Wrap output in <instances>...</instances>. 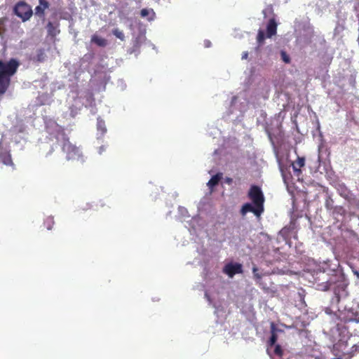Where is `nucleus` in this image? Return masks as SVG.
<instances>
[{
	"instance_id": "nucleus-19",
	"label": "nucleus",
	"mask_w": 359,
	"mask_h": 359,
	"mask_svg": "<svg viewBox=\"0 0 359 359\" xmlns=\"http://www.w3.org/2000/svg\"><path fill=\"white\" fill-rule=\"evenodd\" d=\"M325 206L327 210H331L334 208V201L330 197H327L325 202Z\"/></svg>"
},
{
	"instance_id": "nucleus-27",
	"label": "nucleus",
	"mask_w": 359,
	"mask_h": 359,
	"mask_svg": "<svg viewBox=\"0 0 359 359\" xmlns=\"http://www.w3.org/2000/svg\"><path fill=\"white\" fill-rule=\"evenodd\" d=\"M226 182H227L228 183H231V182H232V179H231V178H227V179H226Z\"/></svg>"
},
{
	"instance_id": "nucleus-18",
	"label": "nucleus",
	"mask_w": 359,
	"mask_h": 359,
	"mask_svg": "<svg viewBox=\"0 0 359 359\" xmlns=\"http://www.w3.org/2000/svg\"><path fill=\"white\" fill-rule=\"evenodd\" d=\"M112 33L116 38L119 39L120 40H121V41L125 40V35H124L123 32L121 30L118 29V28L114 29L112 30Z\"/></svg>"
},
{
	"instance_id": "nucleus-13",
	"label": "nucleus",
	"mask_w": 359,
	"mask_h": 359,
	"mask_svg": "<svg viewBox=\"0 0 359 359\" xmlns=\"http://www.w3.org/2000/svg\"><path fill=\"white\" fill-rule=\"evenodd\" d=\"M91 42L100 47H105L107 45V40L94 34L91 37Z\"/></svg>"
},
{
	"instance_id": "nucleus-1",
	"label": "nucleus",
	"mask_w": 359,
	"mask_h": 359,
	"mask_svg": "<svg viewBox=\"0 0 359 359\" xmlns=\"http://www.w3.org/2000/svg\"><path fill=\"white\" fill-rule=\"evenodd\" d=\"M57 143L60 145L62 151L65 154L68 161L85 162V156L80 147L70 142L69 137L64 131H60L56 136Z\"/></svg>"
},
{
	"instance_id": "nucleus-8",
	"label": "nucleus",
	"mask_w": 359,
	"mask_h": 359,
	"mask_svg": "<svg viewBox=\"0 0 359 359\" xmlns=\"http://www.w3.org/2000/svg\"><path fill=\"white\" fill-rule=\"evenodd\" d=\"M11 77L0 74V95L6 93L11 85Z\"/></svg>"
},
{
	"instance_id": "nucleus-7",
	"label": "nucleus",
	"mask_w": 359,
	"mask_h": 359,
	"mask_svg": "<svg viewBox=\"0 0 359 359\" xmlns=\"http://www.w3.org/2000/svg\"><path fill=\"white\" fill-rule=\"evenodd\" d=\"M277 32V23L274 18H271L266 25V37L271 38Z\"/></svg>"
},
{
	"instance_id": "nucleus-15",
	"label": "nucleus",
	"mask_w": 359,
	"mask_h": 359,
	"mask_svg": "<svg viewBox=\"0 0 359 359\" xmlns=\"http://www.w3.org/2000/svg\"><path fill=\"white\" fill-rule=\"evenodd\" d=\"M266 39L265 33L264 30L259 29L258 30L257 36V41L259 46H261L264 44Z\"/></svg>"
},
{
	"instance_id": "nucleus-26",
	"label": "nucleus",
	"mask_w": 359,
	"mask_h": 359,
	"mask_svg": "<svg viewBox=\"0 0 359 359\" xmlns=\"http://www.w3.org/2000/svg\"><path fill=\"white\" fill-rule=\"evenodd\" d=\"M248 51H245L242 53V60H246L248 59Z\"/></svg>"
},
{
	"instance_id": "nucleus-12",
	"label": "nucleus",
	"mask_w": 359,
	"mask_h": 359,
	"mask_svg": "<svg viewBox=\"0 0 359 359\" xmlns=\"http://www.w3.org/2000/svg\"><path fill=\"white\" fill-rule=\"evenodd\" d=\"M276 325L273 323H271V337L268 342L269 346H274L278 339V336H277V334L276 333Z\"/></svg>"
},
{
	"instance_id": "nucleus-11",
	"label": "nucleus",
	"mask_w": 359,
	"mask_h": 359,
	"mask_svg": "<svg viewBox=\"0 0 359 359\" xmlns=\"http://www.w3.org/2000/svg\"><path fill=\"white\" fill-rule=\"evenodd\" d=\"M57 27L58 25H54V24L51 22H48L47 24V30L48 35L51 37H55L60 32Z\"/></svg>"
},
{
	"instance_id": "nucleus-20",
	"label": "nucleus",
	"mask_w": 359,
	"mask_h": 359,
	"mask_svg": "<svg viewBox=\"0 0 359 359\" xmlns=\"http://www.w3.org/2000/svg\"><path fill=\"white\" fill-rule=\"evenodd\" d=\"M274 354L278 357H282L283 355V351L279 344H276L274 348Z\"/></svg>"
},
{
	"instance_id": "nucleus-2",
	"label": "nucleus",
	"mask_w": 359,
	"mask_h": 359,
	"mask_svg": "<svg viewBox=\"0 0 359 359\" xmlns=\"http://www.w3.org/2000/svg\"><path fill=\"white\" fill-rule=\"evenodd\" d=\"M19 66V61L15 58H11L7 62L0 60V74L11 77L17 72Z\"/></svg>"
},
{
	"instance_id": "nucleus-6",
	"label": "nucleus",
	"mask_w": 359,
	"mask_h": 359,
	"mask_svg": "<svg viewBox=\"0 0 359 359\" xmlns=\"http://www.w3.org/2000/svg\"><path fill=\"white\" fill-rule=\"evenodd\" d=\"M264 208H259L257 206L255 205H252L251 203H245L241 208L242 215H245L247 212H252L257 217H259L262 213L264 212Z\"/></svg>"
},
{
	"instance_id": "nucleus-16",
	"label": "nucleus",
	"mask_w": 359,
	"mask_h": 359,
	"mask_svg": "<svg viewBox=\"0 0 359 359\" xmlns=\"http://www.w3.org/2000/svg\"><path fill=\"white\" fill-rule=\"evenodd\" d=\"M55 224V222H54V219L53 217H48L45 220H44V222H43V225L44 226L48 229V230H51L52 228L53 227V225Z\"/></svg>"
},
{
	"instance_id": "nucleus-22",
	"label": "nucleus",
	"mask_w": 359,
	"mask_h": 359,
	"mask_svg": "<svg viewBox=\"0 0 359 359\" xmlns=\"http://www.w3.org/2000/svg\"><path fill=\"white\" fill-rule=\"evenodd\" d=\"M280 55H281L282 60L285 63H290V57L287 55V54L285 51H281Z\"/></svg>"
},
{
	"instance_id": "nucleus-3",
	"label": "nucleus",
	"mask_w": 359,
	"mask_h": 359,
	"mask_svg": "<svg viewBox=\"0 0 359 359\" xmlns=\"http://www.w3.org/2000/svg\"><path fill=\"white\" fill-rule=\"evenodd\" d=\"M248 198L253 205L259 208H264V196L261 188L257 185H252L248 194Z\"/></svg>"
},
{
	"instance_id": "nucleus-23",
	"label": "nucleus",
	"mask_w": 359,
	"mask_h": 359,
	"mask_svg": "<svg viewBox=\"0 0 359 359\" xmlns=\"http://www.w3.org/2000/svg\"><path fill=\"white\" fill-rule=\"evenodd\" d=\"M253 274H254V278H255L256 280H261L262 276L261 274H259V273H257V267H253Z\"/></svg>"
},
{
	"instance_id": "nucleus-14",
	"label": "nucleus",
	"mask_w": 359,
	"mask_h": 359,
	"mask_svg": "<svg viewBox=\"0 0 359 359\" xmlns=\"http://www.w3.org/2000/svg\"><path fill=\"white\" fill-rule=\"evenodd\" d=\"M46 57V55L44 49L40 48L36 50V56L34 57V60L38 62H43Z\"/></svg>"
},
{
	"instance_id": "nucleus-10",
	"label": "nucleus",
	"mask_w": 359,
	"mask_h": 359,
	"mask_svg": "<svg viewBox=\"0 0 359 359\" xmlns=\"http://www.w3.org/2000/svg\"><path fill=\"white\" fill-rule=\"evenodd\" d=\"M0 161L6 165H13L11 155L8 151L0 153Z\"/></svg>"
},
{
	"instance_id": "nucleus-25",
	"label": "nucleus",
	"mask_w": 359,
	"mask_h": 359,
	"mask_svg": "<svg viewBox=\"0 0 359 359\" xmlns=\"http://www.w3.org/2000/svg\"><path fill=\"white\" fill-rule=\"evenodd\" d=\"M149 14V11L147 8H143L140 11V15L142 18L148 16Z\"/></svg>"
},
{
	"instance_id": "nucleus-24",
	"label": "nucleus",
	"mask_w": 359,
	"mask_h": 359,
	"mask_svg": "<svg viewBox=\"0 0 359 359\" xmlns=\"http://www.w3.org/2000/svg\"><path fill=\"white\" fill-rule=\"evenodd\" d=\"M39 6L45 10L49 7V3L46 0H39Z\"/></svg>"
},
{
	"instance_id": "nucleus-9",
	"label": "nucleus",
	"mask_w": 359,
	"mask_h": 359,
	"mask_svg": "<svg viewBox=\"0 0 359 359\" xmlns=\"http://www.w3.org/2000/svg\"><path fill=\"white\" fill-rule=\"evenodd\" d=\"M294 172L298 176L302 173L301 168L305 165V158L298 156L297 159L292 163Z\"/></svg>"
},
{
	"instance_id": "nucleus-17",
	"label": "nucleus",
	"mask_w": 359,
	"mask_h": 359,
	"mask_svg": "<svg viewBox=\"0 0 359 359\" xmlns=\"http://www.w3.org/2000/svg\"><path fill=\"white\" fill-rule=\"evenodd\" d=\"M220 179L221 176L219 174H217L211 177L208 184L211 187H215L219 183Z\"/></svg>"
},
{
	"instance_id": "nucleus-4",
	"label": "nucleus",
	"mask_w": 359,
	"mask_h": 359,
	"mask_svg": "<svg viewBox=\"0 0 359 359\" xmlns=\"http://www.w3.org/2000/svg\"><path fill=\"white\" fill-rule=\"evenodd\" d=\"M13 11L23 22L28 20L33 14L31 7L24 1L17 3L14 7Z\"/></svg>"
},
{
	"instance_id": "nucleus-5",
	"label": "nucleus",
	"mask_w": 359,
	"mask_h": 359,
	"mask_svg": "<svg viewBox=\"0 0 359 359\" xmlns=\"http://www.w3.org/2000/svg\"><path fill=\"white\" fill-rule=\"evenodd\" d=\"M223 272L227 274L230 278H232L236 273H243L242 265L238 263L227 264L224 266Z\"/></svg>"
},
{
	"instance_id": "nucleus-28",
	"label": "nucleus",
	"mask_w": 359,
	"mask_h": 359,
	"mask_svg": "<svg viewBox=\"0 0 359 359\" xmlns=\"http://www.w3.org/2000/svg\"><path fill=\"white\" fill-rule=\"evenodd\" d=\"M336 209L339 210H339H343V208L342 207L336 208Z\"/></svg>"
},
{
	"instance_id": "nucleus-21",
	"label": "nucleus",
	"mask_w": 359,
	"mask_h": 359,
	"mask_svg": "<svg viewBox=\"0 0 359 359\" xmlns=\"http://www.w3.org/2000/svg\"><path fill=\"white\" fill-rule=\"evenodd\" d=\"M44 11L45 10L42 8V6L39 5L35 8V14L40 17H43L44 16Z\"/></svg>"
},
{
	"instance_id": "nucleus-29",
	"label": "nucleus",
	"mask_w": 359,
	"mask_h": 359,
	"mask_svg": "<svg viewBox=\"0 0 359 359\" xmlns=\"http://www.w3.org/2000/svg\"><path fill=\"white\" fill-rule=\"evenodd\" d=\"M280 170H281L282 172H283V170L282 167H280Z\"/></svg>"
}]
</instances>
